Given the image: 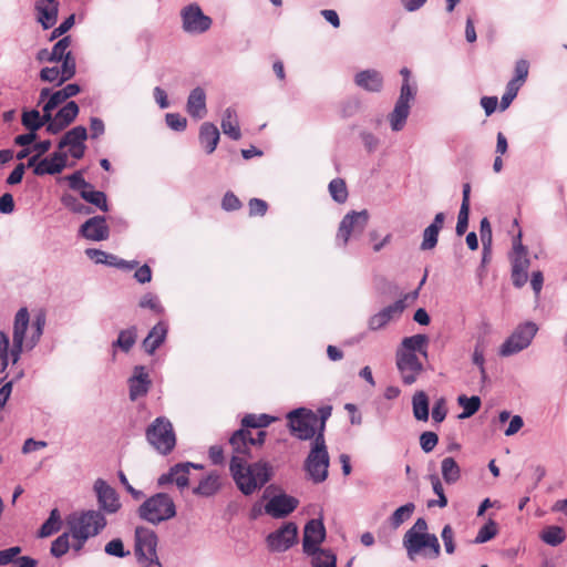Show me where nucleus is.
I'll return each mask as SVG.
<instances>
[{
  "label": "nucleus",
  "instance_id": "obj_48",
  "mask_svg": "<svg viewBox=\"0 0 567 567\" xmlns=\"http://www.w3.org/2000/svg\"><path fill=\"white\" fill-rule=\"evenodd\" d=\"M514 73V78L508 83L520 89L528 78L529 62L525 59L518 60L515 64Z\"/></svg>",
  "mask_w": 567,
  "mask_h": 567
},
{
  "label": "nucleus",
  "instance_id": "obj_13",
  "mask_svg": "<svg viewBox=\"0 0 567 567\" xmlns=\"http://www.w3.org/2000/svg\"><path fill=\"white\" fill-rule=\"evenodd\" d=\"M87 138V131L84 126H75L66 132L58 144L59 151L69 147L71 156L81 159L84 156L86 146L84 144Z\"/></svg>",
  "mask_w": 567,
  "mask_h": 567
},
{
  "label": "nucleus",
  "instance_id": "obj_16",
  "mask_svg": "<svg viewBox=\"0 0 567 567\" xmlns=\"http://www.w3.org/2000/svg\"><path fill=\"white\" fill-rule=\"evenodd\" d=\"M299 502L296 497L281 493L271 497L265 505V512L275 517L282 518L292 513Z\"/></svg>",
  "mask_w": 567,
  "mask_h": 567
},
{
  "label": "nucleus",
  "instance_id": "obj_54",
  "mask_svg": "<svg viewBox=\"0 0 567 567\" xmlns=\"http://www.w3.org/2000/svg\"><path fill=\"white\" fill-rule=\"evenodd\" d=\"M60 62H62L61 68H59L60 72H61L60 83H64L75 75L76 63H75V59L72 54L64 59H61Z\"/></svg>",
  "mask_w": 567,
  "mask_h": 567
},
{
  "label": "nucleus",
  "instance_id": "obj_30",
  "mask_svg": "<svg viewBox=\"0 0 567 567\" xmlns=\"http://www.w3.org/2000/svg\"><path fill=\"white\" fill-rule=\"evenodd\" d=\"M167 336V324L163 321L155 324L143 340V348L148 354H153L155 350L165 341Z\"/></svg>",
  "mask_w": 567,
  "mask_h": 567
},
{
  "label": "nucleus",
  "instance_id": "obj_21",
  "mask_svg": "<svg viewBox=\"0 0 567 567\" xmlns=\"http://www.w3.org/2000/svg\"><path fill=\"white\" fill-rule=\"evenodd\" d=\"M405 308L404 300H398L394 303L383 308L378 313L370 317L368 326L372 331L384 328L392 319L399 317Z\"/></svg>",
  "mask_w": 567,
  "mask_h": 567
},
{
  "label": "nucleus",
  "instance_id": "obj_29",
  "mask_svg": "<svg viewBox=\"0 0 567 567\" xmlns=\"http://www.w3.org/2000/svg\"><path fill=\"white\" fill-rule=\"evenodd\" d=\"M444 220V213H437L434 217L433 223L424 229L423 240L421 244L422 250H430L436 246L439 233L443 227Z\"/></svg>",
  "mask_w": 567,
  "mask_h": 567
},
{
  "label": "nucleus",
  "instance_id": "obj_40",
  "mask_svg": "<svg viewBox=\"0 0 567 567\" xmlns=\"http://www.w3.org/2000/svg\"><path fill=\"white\" fill-rule=\"evenodd\" d=\"M85 254L89 258L94 259L96 262L109 264V265H114V266H125L127 268H134L137 265V262H133V264H127L125 261L117 262L116 261L117 258L115 256L109 255L102 250L94 249V248L86 249Z\"/></svg>",
  "mask_w": 567,
  "mask_h": 567
},
{
  "label": "nucleus",
  "instance_id": "obj_11",
  "mask_svg": "<svg viewBox=\"0 0 567 567\" xmlns=\"http://www.w3.org/2000/svg\"><path fill=\"white\" fill-rule=\"evenodd\" d=\"M298 527L295 523H286L267 536V545L271 551H286L297 542Z\"/></svg>",
  "mask_w": 567,
  "mask_h": 567
},
{
  "label": "nucleus",
  "instance_id": "obj_27",
  "mask_svg": "<svg viewBox=\"0 0 567 567\" xmlns=\"http://www.w3.org/2000/svg\"><path fill=\"white\" fill-rule=\"evenodd\" d=\"M186 109L188 114L196 120L205 117L207 113L206 94L202 87H196L190 92Z\"/></svg>",
  "mask_w": 567,
  "mask_h": 567
},
{
  "label": "nucleus",
  "instance_id": "obj_25",
  "mask_svg": "<svg viewBox=\"0 0 567 567\" xmlns=\"http://www.w3.org/2000/svg\"><path fill=\"white\" fill-rule=\"evenodd\" d=\"M37 21L44 30L52 28L58 21L59 2H35Z\"/></svg>",
  "mask_w": 567,
  "mask_h": 567
},
{
  "label": "nucleus",
  "instance_id": "obj_45",
  "mask_svg": "<svg viewBox=\"0 0 567 567\" xmlns=\"http://www.w3.org/2000/svg\"><path fill=\"white\" fill-rule=\"evenodd\" d=\"M457 402L463 408V412L458 415V419H467L472 416L481 406V399L476 395L468 398L462 394L458 396Z\"/></svg>",
  "mask_w": 567,
  "mask_h": 567
},
{
  "label": "nucleus",
  "instance_id": "obj_42",
  "mask_svg": "<svg viewBox=\"0 0 567 567\" xmlns=\"http://www.w3.org/2000/svg\"><path fill=\"white\" fill-rule=\"evenodd\" d=\"M566 538V534L563 527L559 526H548L546 527L542 534L540 539L550 546L560 545Z\"/></svg>",
  "mask_w": 567,
  "mask_h": 567
},
{
  "label": "nucleus",
  "instance_id": "obj_39",
  "mask_svg": "<svg viewBox=\"0 0 567 567\" xmlns=\"http://www.w3.org/2000/svg\"><path fill=\"white\" fill-rule=\"evenodd\" d=\"M62 526L61 515L58 508L50 512L48 519L42 524L39 529V537H49L59 532Z\"/></svg>",
  "mask_w": 567,
  "mask_h": 567
},
{
  "label": "nucleus",
  "instance_id": "obj_56",
  "mask_svg": "<svg viewBox=\"0 0 567 567\" xmlns=\"http://www.w3.org/2000/svg\"><path fill=\"white\" fill-rule=\"evenodd\" d=\"M430 480L432 483L433 492L437 495L439 499L436 502H430L429 506L437 505L441 508L445 507L447 505V498L444 494V489L440 478L436 475H432Z\"/></svg>",
  "mask_w": 567,
  "mask_h": 567
},
{
  "label": "nucleus",
  "instance_id": "obj_14",
  "mask_svg": "<svg viewBox=\"0 0 567 567\" xmlns=\"http://www.w3.org/2000/svg\"><path fill=\"white\" fill-rule=\"evenodd\" d=\"M93 488L97 497L99 506L103 512L114 514L121 508L117 493L104 480L97 478L94 482Z\"/></svg>",
  "mask_w": 567,
  "mask_h": 567
},
{
  "label": "nucleus",
  "instance_id": "obj_62",
  "mask_svg": "<svg viewBox=\"0 0 567 567\" xmlns=\"http://www.w3.org/2000/svg\"><path fill=\"white\" fill-rule=\"evenodd\" d=\"M480 234L481 240L483 243V248L486 250L492 245V227L487 217H484L481 220Z\"/></svg>",
  "mask_w": 567,
  "mask_h": 567
},
{
  "label": "nucleus",
  "instance_id": "obj_63",
  "mask_svg": "<svg viewBox=\"0 0 567 567\" xmlns=\"http://www.w3.org/2000/svg\"><path fill=\"white\" fill-rule=\"evenodd\" d=\"M166 123L174 131H184L187 125L186 118L178 113H167Z\"/></svg>",
  "mask_w": 567,
  "mask_h": 567
},
{
  "label": "nucleus",
  "instance_id": "obj_33",
  "mask_svg": "<svg viewBox=\"0 0 567 567\" xmlns=\"http://www.w3.org/2000/svg\"><path fill=\"white\" fill-rule=\"evenodd\" d=\"M470 194H471V185L468 183L463 185V198L461 208L458 212L457 224H456V234L462 236L465 234L468 227V215H470Z\"/></svg>",
  "mask_w": 567,
  "mask_h": 567
},
{
  "label": "nucleus",
  "instance_id": "obj_44",
  "mask_svg": "<svg viewBox=\"0 0 567 567\" xmlns=\"http://www.w3.org/2000/svg\"><path fill=\"white\" fill-rule=\"evenodd\" d=\"M136 338H137V333H136L135 327L122 330L118 333L116 341L113 342V347H117L122 351L128 352L135 344Z\"/></svg>",
  "mask_w": 567,
  "mask_h": 567
},
{
  "label": "nucleus",
  "instance_id": "obj_49",
  "mask_svg": "<svg viewBox=\"0 0 567 567\" xmlns=\"http://www.w3.org/2000/svg\"><path fill=\"white\" fill-rule=\"evenodd\" d=\"M71 37L66 35L62 39H60L52 48V51L50 54L53 56L54 62H60L61 59H64L72 54V52L69 50L71 45Z\"/></svg>",
  "mask_w": 567,
  "mask_h": 567
},
{
  "label": "nucleus",
  "instance_id": "obj_18",
  "mask_svg": "<svg viewBox=\"0 0 567 567\" xmlns=\"http://www.w3.org/2000/svg\"><path fill=\"white\" fill-rule=\"evenodd\" d=\"M414 97L410 96L408 86L400 91V96L395 103L394 110L389 115L390 124L393 131L403 128L410 113V102Z\"/></svg>",
  "mask_w": 567,
  "mask_h": 567
},
{
  "label": "nucleus",
  "instance_id": "obj_38",
  "mask_svg": "<svg viewBox=\"0 0 567 567\" xmlns=\"http://www.w3.org/2000/svg\"><path fill=\"white\" fill-rule=\"evenodd\" d=\"M306 555L311 558L312 567H337V557L328 549L320 548Z\"/></svg>",
  "mask_w": 567,
  "mask_h": 567
},
{
  "label": "nucleus",
  "instance_id": "obj_12",
  "mask_svg": "<svg viewBox=\"0 0 567 567\" xmlns=\"http://www.w3.org/2000/svg\"><path fill=\"white\" fill-rule=\"evenodd\" d=\"M183 29L188 33H203L212 25V19L205 16L197 4H189L182 10Z\"/></svg>",
  "mask_w": 567,
  "mask_h": 567
},
{
  "label": "nucleus",
  "instance_id": "obj_10",
  "mask_svg": "<svg viewBox=\"0 0 567 567\" xmlns=\"http://www.w3.org/2000/svg\"><path fill=\"white\" fill-rule=\"evenodd\" d=\"M369 215L367 210L351 212L347 214L337 233V241L341 246H346L351 237H355L363 233L367 227Z\"/></svg>",
  "mask_w": 567,
  "mask_h": 567
},
{
  "label": "nucleus",
  "instance_id": "obj_15",
  "mask_svg": "<svg viewBox=\"0 0 567 567\" xmlns=\"http://www.w3.org/2000/svg\"><path fill=\"white\" fill-rule=\"evenodd\" d=\"M396 365L405 385L412 384L422 371L416 354L396 352Z\"/></svg>",
  "mask_w": 567,
  "mask_h": 567
},
{
  "label": "nucleus",
  "instance_id": "obj_8",
  "mask_svg": "<svg viewBox=\"0 0 567 567\" xmlns=\"http://www.w3.org/2000/svg\"><path fill=\"white\" fill-rule=\"evenodd\" d=\"M157 536L147 527L135 529V554L142 567L159 566L157 553Z\"/></svg>",
  "mask_w": 567,
  "mask_h": 567
},
{
  "label": "nucleus",
  "instance_id": "obj_35",
  "mask_svg": "<svg viewBox=\"0 0 567 567\" xmlns=\"http://www.w3.org/2000/svg\"><path fill=\"white\" fill-rule=\"evenodd\" d=\"M221 128L224 134L230 138L237 141L241 137L239 124L237 121L236 112L231 109H227L221 120Z\"/></svg>",
  "mask_w": 567,
  "mask_h": 567
},
{
  "label": "nucleus",
  "instance_id": "obj_32",
  "mask_svg": "<svg viewBox=\"0 0 567 567\" xmlns=\"http://www.w3.org/2000/svg\"><path fill=\"white\" fill-rule=\"evenodd\" d=\"M429 343V338L425 334H414L412 337H406L402 340L401 348L398 352L416 354L415 352L422 353L426 357V347Z\"/></svg>",
  "mask_w": 567,
  "mask_h": 567
},
{
  "label": "nucleus",
  "instance_id": "obj_9",
  "mask_svg": "<svg viewBox=\"0 0 567 567\" xmlns=\"http://www.w3.org/2000/svg\"><path fill=\"white\" fill-rule=\"evenodd\" d=\"M538 328L533 322L519 324L499 348V355L509 357L526 349L534 339Z\"/></svg>",
  "mask_w": 567,
  "mask_h": 567
},
{
  "label": "nucleus",
  "instance_id": "obj_47",
  "mask_svg": "<svg viewBox=\"0 0 567 567\" xmlns=\"http://www.w3.org/2000/svg\"><path fill=\"white\" fill-rule=\"evenodd\" d=\"M415 509V505L413 503H406L405 505L396 508L390 517V524L393 528H398L405 520H408Z\"/></svg>",
  "mask_w": 567,
  "mask_h": 567
},
{
  "label": "nucleus",
  "instance_id": "obj_34",
  "mask_svg": "<svg viewBox=\"0 0 567 567\" xmlns=\"http://www.w3.org/2000/svg\"><path fill=\"white\" fill-rule=\"evenodd\" d=\"M220 488V476L213 472L204 477L198 486L194 488V493L200 496H212Z\"/></svg>",
  "mask_w": 567,
  "mask_h": 567
},
{
  "label": "nucleus",
  "instance_id": "obj_31",
  "mask_svg": "<svg viewBox=\"0 0 567 567\" xmlns=\"http://www.w3.org/2000/svg\"><path fill=\"white\" fill-rule=\"evenodd\" d=\"M219 131L216 125L209 122L202 124L199 130L200 145L206 150L207 154H212L219 142Z\"/></svg>",
  "mask_w": 567,
  "mask_h": 567
},
{
  "label": "nucleus",
  "instance_id": "obj_22",
  "mask_svg": "<svg viewBox=\"0 0 567 567\" xmlns=\"http://www.w3.org/2000/svg\"><path fill=\"white\" fill-rule=\"evenodd\" d=\"M190 468H203L202 465L186 462L176 464L167 474L158 478L161 485L165 483H175L179 488L188 486V474Z\"/></svg>",
  "mask_w": 567,
  "mask_h": 567
},
{
  "label": "nucleus",
  "instance_id": "obj_58",
  "mask_svg": "<svg viewBox=\"0 0 567 567\" xmlns=\"http://www.w3.org/2000/svg\"><path fill=\"white\" fill-rule=\"evenodd\" d=\"M105 553L110 556H115L118 558H123L130 554L124 549V544L120 538H114L110 540L104 548Z\"/></svg>",
  "mask_w": 567,
  "mask_h": 567
},
{
  "label": "nucleus",
  "instance_id": "obj_3",
  "mask_svg": "<svg viewBox=\"0 0 567 567\" xmlns=\"http://www.w3.org/2000/svg\"><path fill=\"white\" fill-rule=\"evenodd\" d=\"M403 547L411 561H414L417 556L436 559L441 554L440 542L435 534L427 532V523L424 518H417L405 532Z\"/></svg>",
  "mask_w": 567,
  "mask_h": 567
},
{
  "label": "nucleus",
  "instance_id": "obj_50",
  "mask_svg": "<svg viewBox=\"0 0 567 567\" xmlns=\"http://www.w3.org/2000/svg\"><path fill=\"white\" fill-rule=\"evenodd\" d=\"M329 192L332 198L340 204L344 203L348 198L347 185L341 178H334L330 182Z\"/></svg>",
  "mask_w": 567,
  "mask_h": 567
},
{
  "label": "nucleus",
  "instance_id": "obj_53",
  "mask_svg": "<svg viewBox=\"0 0 567 567\" xmlns=\"http://www.w3.org/2000/svg\"><path fill=\"white\" fill-rule=\"evenodd\" d=\"M79 114V106L74 101H70L64 105L59 112L55 114V116L61 120L64 125L69 126L78 116Z\"/></svg>",
  "mask_w": 567,
  "mask_h": 567
},
{
  "label": "nucleus",
  "instance_id": "obj_41",
  "mask_svg": "<svg viewBox=\"0 0 567 567\" xmlns=\"http://www.w3.org/2000/svg\"><path fill=\"white\" fill-rule=\"evenodd\" d=\"M80 195L85 202L96 206L102 212L109 210L106 195L103 192L95 190L92 187V188L82 189Z\"/></svg>",
  "mask_w": 567,
  "mask_h": 567
},
{
  "label": "nucleus",
  "instance_id": "obj_60",
  "mask_svg": "<svg viewBox=\"0 0 567 567\" xmlns=\"http://www.w3.org/2000/svg\"><path fill=\"white\" fill-rule=\"evenodd\" d=\"M441 537L444 544L445 551L449 555L455 551L454 532L450 525H445L442 529Z\"/></svg>",
  "mask_w": 567,
  "mask_h": 567
},
{
  "label": "nucleus",
  "instance_id": "obj_23",
  "mask_svg": "<svg viewBox=\"0 0 567 567\" xmlns=\"http://www.w3.org/2000/svg\"><path fill=\"white\" fill-rule=\"evenodd\" d=\"M29 324V312L27 308H21L14 318L13 327V361H17L19 353L21 352L22 343L24 340V333Z\"/></svg>",
  "mask_w": 567,
  "mask_h": 567
},
{
  "label": "nucleus",
  "instance_id": "obj_17",
  "mask_svg": "<svg viewBox=\"0 0 567 567\" xmlns=\"http://www.w3.org/2000/svg\"><path fill=\"white\" fill-rule=\"evenodd\" d=\"M326 538V528L321 520L311 519L309 520L303 529L302 549L303 553H311L320 549V544Z\"/></svg>",
  "mask_w": 567,
  "mask_h": 567
},
{
  "label": "nucleus",
  "instance_id": "obj_2",
  "mask_svg": "<svg viewBox=\"0 0 567 567\" xmlns=\"http://www.w3.org/2000/svg\"><path fill=\"white\" fill-rule=\"evenodd\" d=\"M332 406L324 404L317 412L298 408L287 414L288 427L293 436L307 441L316 439L320 433H324L326 422L330 417Z\"/></svg>",
  "mask_w": 567,
  "mask_h": 567
},
{
  "label": "nucleus",
  "instance_id": "obj_61",
  "mask_svg": "<svg viewBox=\"0 0 567 567\" xmlns=\"http://www.w3.org/2000/svg\"><path fill=\"white\" fill-rule=\"evenodd\" d=\"M439 442V437L434 432H424L420 436V445L425 453L434 450Z\"/></svg>",
  "mask_w": 567,
  "mask_h": 567
},
{
  "label": "nucleus",
  "instance_id": "obj_51",
  "mask_svg": "<svg viewBox=\"0 0 567 567\" xmlns=\"http://www.w3.org/2000/svg\"><path fill=\"white\" fill-rule=\"evenodd\" d=\"M71 534L70 530L68 533L61 534L59 537H56L51 545V555L59 558L62 557L64 554L68 553L70 548V539Z\"/></svg>",
  "mask_w": 567,
  "mask_h": 567
},
{
  "label": "nucleus",
  "instance_id": "obj_52",
  "mask_svg": "<svg viewBox=\"0 0 567 567\" xmlns=\"http://www.w3.org/2000/svg\"><path fill=\"white\" fill-rule=\"evenodd\" d=\"M498 528L497 524L489 519L486 524H484L480 529L474 539L475 544H484L497 535Z\"/></svg>",
  "mask_w": 567,
  "mask_h": 567
},
{
  "label": "nucleus",
  "instance_id": "obj_37",
  "mask_svg": "<svg viewBox=\"0 0 567 567\" xmlns=\"http://www.w3.org/2000/svg\"><path fill=\"white\" fill-rule=\"evenodd\" d=\"M413 415L417 421H427L430 413V402L425 392H416L412 399Z\"/></svg>",
  "mask_w": 567,
  "mask_h": 567
},
{
  "label": "nucleus",
  "instance_id": "obj_24",
  "mask_svg": "<svg viewBox=\"0 0 567 567\" xmlns=\"http://www.w3.org/2000/svg\"><path fill=\"white\" fill-rule=\"evenodd\" d=\"M512 270L528 271L530 260L527 248L522 244V231L513 238V249L509 255Z\"/></svg>",
  "mask_w": 567,
  "mask_h": 567
},
{
  "label": "nucleus",
  "instance_id": "obj_55",
  "mask_svg": "<svg viewBox=\"0 0 567 567\" xmlns=\"http://www.w3.org/2000/svg\"><path fill=\"white\" fill-rule=\"evenodd\" d=\"M22 124L29 131H38L42 127L41 114L37 110L24 111L22 113Z\"/></svg>",
  "mask_w": 567,
  "mask_h": 567
},
{
  "label": "nucleus",
  "instance_id": "obj_46",
  "mask_svg": "<svg viewBox=\"0 0 567 567\" xmlns=\"http://www.w3.org/2000/svg\"><path fill=\"white\" fill-rule=\"evenodd\" d=\"M276 419L268 415V414H247L241 420L243 429H260L268 426L271 422H274Z\"/></svg>",
  "mask_w": 567,
  "mask_h": 567
},
{
  "label": "nucleus",
  "instance_id": "obj_57",
  "mask_svg": "<svg viewBox=\"0 0 567 567\" xmlns=\"http://www.w3.org/2000/svg\"><path fill=\"white\" fill-rule=\"evenodd\" d=\"M62 203L66 208H69L73 213H78V214H91L92 213V209L89 206L82 204L75 197H73L71 195H64L62 197Z\"/></svg>",
  "mask_w": 567,
  "mask_h": 567
},
{
  "label": "nucleus",
  "instance_id": "obj_36",
  "mask_svg": "<svg viewBox=\"0 0 567 567\" xmlns=\"http://www.w3.org/2000/svg\"><path fill=\"white\" fill-rule=\"evenodd\" d=\"M441 473L446 484H455L461 478V467L451 456L444 457L442 460Z\"/></svg>",
  "mask_w": 567,
  "mask_h": 567
},
{
  "label": "nucleus",
  "instance_id": "obj_4",
  "mask_svg": "<svg viewBox=\"0 0 567 567\" xmlns=\"http://www.w3.org/2000/svg\"><path fill=\"white\" fill-rule=\"evenodd\" d=\"M106 518L100 509L72 513L66 518L71 537L75 540V550H80L87 539L97 536L106 526Z\"/></svg>",
  "mask_w": 567,
  "mask_h": 567
},
{
  "label": "nucleus",
  "instance_id": "obj_20",
  "mask_svg": "<svg viewBox=\"0 0 567 567\" xmlns=\"http://www.w3.org/2000/svg\"><path fill=\"white\" fill-rule=\"evenodd\" d=\"M80 233L89 240L101 241L109 238L110 228L103 216H94L81 226Z\"/></svg>",
  "mask_w": 567,
  "mask_h": 567
},
{
  "label": "nucleus",
  "instance_id": "obj_64",
  "mask_svg": "<svg viewBox=\"0 0 567 567\" xmlns=\"http://www.w3.org/2000/svg\"><path fill=\"white\" fill-rule=\"evenodd\" d=\"M221 207L227 212L237 210L241 207V202L233 192H227L223 197Z\"/></svg>",
  "mask_w": 567,
  "mask_h": 567
},
{
  "label": "nucleus",
  "instance_id": "obj_19",
  "mask_svg": "<svg viewBox=\"0 0 567 567\" xmlns=\"http://www.w3.org/2000/svg\"><path fill=\"white\" fill-rule=\"evenodd\" d=\"M68 162V153L63 151H56L52 153L50 156L40 159L34 169V175L43 176V175H55L61 173Z\"/></svg>",
  "mask_w": 567,
  "mask_h": 567
},
{
  "label": "nucleus",
  "instance_id": "obj_28",
  "mask_svg": "<svg viewBox=\"0 0 567 567\" xmlns=\"http://www.w3.org/2000/svg\"><path fill=\"white\" fill-rule=\"evenodd\" d=\"M247 429H239L229 439V444L233 449L231 457H240V460H247L250 457L251 445L248 442Z\"/></svg>",
  "mask_w": 567,
  "mask_h": 567
},
{
  "label": "nucleus",
  "instance_id": "obj_43",
  "mask_svg": "<svg viewBox=\"0 0 567 567\" xmlns=\"http://www.w3.org/2000/svg\"><path fill=\"white\" fill-rule=\"evenodd\" d=\"M152 385L150 374L144 367H135L130 379L131 390H147Z\"/></svg>",
  "mask_w": 567,
  "mask_h": 567
},
{
  "label": "nucleus",
  "instance_id": "obj_26",
  "mask_svg": "<svg viewBox=\"0 0 567 567\" xmlns=\"http://www.w3.org/2000/svg\"><path fill=\"white\" fill-rule=\"evenodd\" d=\"M354 82L361 89L369 92H380L383 86V78L377 70H364L359 72Z\"/></svg>",
  "mask_w": 567,
  "mask_h": 567
},
{
  "label": "nucleus",
  "instance_id": "obj_6",
  "mask_svg": "<svg viewBox=\"0 0 567 567\" xmlns=\"http://www.w3.org/2000/svg\"><path fill=\"white\" fill-rule=\"evenodd\" d=\"M137 514L143 520L157 525L173 518L176 515V506L168 494L157 493L141 504Z\"/></svg>",
  "mask_w": 567,
  "mask_h": 567
},
{
  "label": "nucleus",
  "instance_id": "obj_59",
  "mask_svg": "<svg viewBox=\"0 0 567 567\" xmlns=\"http://www.w3.org/2000/svg\"><path fill=\"white\" fill-rule=\"evenodd\" d=\"M66 179L69 182V186L80 193L82 189L92 188V185L84 179L83 174L80 171L66 176Z\"/></svg>",
  "mask_w": 567,
  "mask_h": 567
},
{
  "label": "nucleus",
  "instance_id": "obj_1",
  "mask_svg": "<svg viewBox=\"0 0 567 567\" xmlns=\"http://www.w3.org/2000/svg\"><path fill=\"white\" fill-rule=\"evenodd\" d=\"M229 471L237 488L246 496L262 488L274 475V467L268 461L249 464L238 456L231 457Z\"/></svg>",
  "mask_w": 567,
  "mask_h": 567
},
{
  "label": "nucleus",
  "instance_id": "obj_5",
  "mask_svg": "<svg viewBox=\"0 0 567 567\" xmlns=\"http://www.w3.org/2000/svg\"><path fill=\"white\" fill-rule=\"evenodd\" d=\"M145 437L147 443L163 456L173 452L177 441L174 426L165 416H158L150 423Z\"/></svg>",
  "mask_w": 567,
  "mask_h": 567
},
{
  "label": "nucleus",
  "instance_id": "obj_7",
  "mask_svg": "<svg viewBox=\"0 0 567 567\" xmlns=\"http://www.w3.org/2000/svg\"><path fill=\"white\" fill-rule=\"evenodd\" d=\"M329 463L330 457L324 435L320 433L311 442L310 452L305 461V471L315 484H319L328 477Z\"/></svg>",
  "mask_w": 567,
  "mask_h": 567
}]
</instances>
